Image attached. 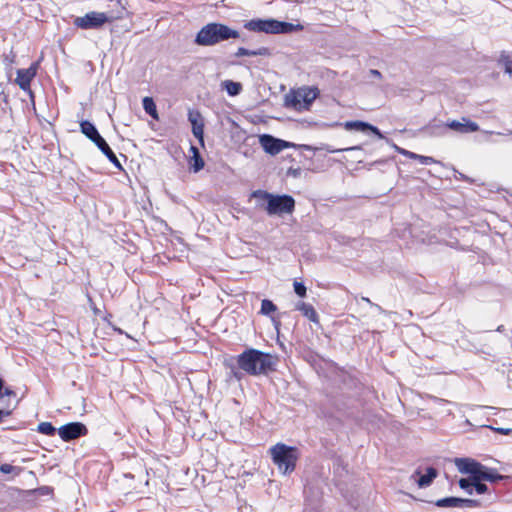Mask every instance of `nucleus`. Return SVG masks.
Here are the masks:
<instances>
[{
	"mask_svg": "<svg viewBox=\"0 0 512 512\" xmlns=\"http://www.w3.org/2000/svg\"><path fill=\"white\" fill-rule=\"evenodd\" d=\"M87 432L86 426L80 422H71L58 429L59 436L66 442L84 436Z\"/></svg>",
	"mask_w": 512,
	"mask_h": 512,
	"instance_id": "6e6552de",
	"label": "nucleus"
},
{
	"mask_svg": "<svg viewBox=\"0 0 512 512\" xmlns=\"http://www.w3.org/2000/svg\"><path fill=\"white\" fill-rule=\"evenodd\" d=\"M239 36L237 30L222 23L211 22L198 31L194 43L199 46H214L231 38H239Z\"/></svg>",
	"mask_w": 512,
	"mask_h": 512,
	"instance_id": "f257e3e1",
	"label": "nucleus"
},
{
	"mask_svg": "<svg viewBox=\"0 0 512 512\" xmlns=\"http://www.w3.org/2000/svg\"><path fill=\"white\" fill-rule=\"evenodd\" d=\"M251 197L266 203L264 209L268 215L291 214L295 209V200L290 195H274L264 190H255Z\"/></svg>",
	"mask_w": 512,
	"mask_h": 512,
	"instance_id": "7ed1b4c3",
	"label": "nucleus"
},
{
	"mask_svg": "<svg viewBox=\"0 0 512 512\" xmlns=\"http://www.w3.org/2000/svg\"><path fill=\"white\" fill-rule=\"evenodd\" d=\"M421 131L429 136H441L446 132V124H429L423 127Z\"/></svg>",
	"mask_w": 512,
	"mask_h": 512,
	"instance_id": "aec40b11",
	"label": "nucleus"
},
{
	"mask_svg": "<svg viewBox=\"0 0 512 512\" xmlns=\"http://www.w3.org/2000/svg\"><path fill=\"white\" fill-rule=\"evenodd\" d=\"M14 395H15V392L12 389L5 388L4 391L3 390L1 391L0 397H2V396H14Z\"/></svg>",
	"mask_w": 512,
	"mask_h": 512,
	"instance_id": "ea45409f",
	"label": "nucleus"
},
{
	"mask_svg": "<svg viewBox=\"0 0 512 512\" xmlns=\"http://www.w3.org/2000/svg\"><path fill=\"white\" fill-rule=\"evenodd\" d=\"M369 74H370V76L378 78V79L382 78L381 72L376 69H370Z\"/></svg>",
	"mask_w": 512,
	"mask_h": 512,
	"instance_id": "a19ab883",
	"label": "nucleus"
},
{
	"mask_svg": "<svg viewBox=\"0 0 512 512\" xmlns=\"http://www.w3.org/2000/svg\"><path fill=\"white\" fill-rule=\"evenodd\" d=\"M319 94L318 88H302L298 90V97L300 98V104H303L304 108H308L312 102L317 98Z\"/></svg>",
	"mask_w": 512,
	"mask_h": 512,
	"instance_id": "ddd939ff",
	"label": "nucleus"
},
{
	"mask_svg": "<svg viewBox=\"0 0 512 512\" xmlns=\"http://www.w3.org/2000/svg\"><path fill=\"white\" fill-rule=\"evenodd\" d=\"M323 149H324L326 152H328V153H337V152H341V151L359 150V149H361V148H360V146H354V147H348V148L336 149V148H332V147H331V146H329V145H326Z\"/></svg>",
	"mask_w": 512,
	"mask_h": 512,
	"instance_id": "72a5a7b5",
	"label": "nucleus"
},
{
	"mask_svg": "<svg viewBox=\"0 0 512 512\" xmlns=\"http://www.w3.org/2000/svg\"><path fill=\"white\" fill-rule=\"evenodd\" d=\"M437 470L433 467H428L424 475H420L416 480L420 488L429 486L433 480L437 477Z\"/></svg>",
	"mask_w": 512,
	"mask_h": 512,
	"instance_id": "a211bd4d",
	"label": "nucleus"
},
{
	"mask_svg": "<svg viewBox=\"0 0 512 512\" xmlns=\"http://www.w3.org/2000/svg\"><path fill=\"white\" fill-rule=\"evenodd\" d=\"M41 490H43V492H46V490H49V487H46L45 489L44 487H41Z\"/></svg>",
	"mask_w": 512,
	"mask_h": 512,
	"instance_id": "09e8293b",
	"label": "nucleus"
},
{
	"mask_svg": "<svg viewBox=\"0 0 512 512\" xmlns=\"http://www.w3.org/2000/svg\"><path fill=\"white\" fill-rule=\"evenodd\" d=\"M259 142H260L262 148L264 149V151L270 155H276V154L280 153L285 148L295 146V144H293L291 142L275 138L269 134L261 135L259 137Z\"/></svg>",
	"mask_w": 512,
	"mask_h": 512,
	"instance_id": "0eeeda50",
	"label": "nucleus"
},
{
	"mask_svg": "<svg viewBox=\"0 0 512 512\" xmlns=\"http://www.w3.org/2000/svg\"><path fill=\"white\" fill-rule=\"evenodd\" d=\"M296 308L303 314V316L308 318L310 321L314 323H319L318 314L311 304L299 302Z\"/></svg>",
	"mask_w": 512,
	"mask_h": 512,
	"instance_id": "f3484780",
	"label": "nucleus"
},
{
	"mask_svg": "<svg viewBox=\"0 0 512 512\" xmlns=\"http://www.w3.org/2000/svg\"><path fill=\"white\" fill-rule=\"evenodd\" d=\"M459 486L461 489L466 490L469 494L473 493V480L461 478L459 480Z\"/></svg>",
	"mask_w": 512,
	"mask_h": 512,
	"instance_id": "7c9ffc66",
	"label": "nucleus"
},
{
	"mask_svg": "<svg viewBox=\"0 0 512 512\" xmlns=\"http://www.w3.org/2000/svg\"><path fill=\"white\" fill-rule=\"evenodd\" d=\"M125 9L122 8L121 11L117 15L104 13V12H96L91 11L86 13L84 16L76 17L73 21V24L77 28L81 29H98L102 27L105 23L113 22L114 20L121 19L124 17Z\"/></svg>",
	"mask_w": 512,
	"mask_h": 512,
	"instance_id": "423d86ee",
	"label": "nucleus"
},
{
	"mask_svg": "<svg viewBox=\"0 0 512 512\" xmlns=\"http://www.w3.org/2000/svg\"><path fill=\"white\" fill-rule=\"evenodd\" d=\"M41 490H43V492H46V490H49V487H46L45 489L44 487H41Z\"/></svg>",
	"mask_w": 512,
	"mask_h": 512,
	"instance_id": "3c124183",
	"label": "nucleus"
},
{
	"mask_svg": "<svg viewBox=\"0 0 512 512\" xmlns=\"http://www.w3.org/2000/svg\"><path fill=\"white\" fill-rule=\"evenodd\" d=\"M461 502H462V498L446 497V498L437 500L435 502V505L437 507H445V508H452V507H460L461 508Z\"/></svg>",
	"mask_w": 512,
	"mask_h": 512,
	"instance_id": "4be33fe9",
	"label": "nucleus"
},
{
	"mask_svg": "<svg viewBox=\"0 0 512 512\" xmlns=\"http://www.w3.org/2000/svg\"><path fill=\"white\" fill-rule=\"evenodd\" d=\"M193 135L198 139L201 146H204V122L192 127Z\"/></svg>",
	"mask_w": 512,
	"mask_h": 512,
	"instance_id": "cd10ccee",
	"label": "nucleus"
},
{
	"mask_svg": "<svg viewBox=\"0 0 512 512\" xmlns=\"http://www.w3.org/2000/svg\"><path fill=\"white\" fill-rule=\"evenodd\" d=\"M80 129L81 132L94 144L98 142V139L102 138L95 125L88 120H83L80 122Z\"/></svg>",
	"mask_w": 512,
	"mask_h": 512,
	"instance_id": "4468645a",
	"label": "nucleus"
},
{
	"mask_svg": "<svg viewBox=\"0 0 512 512\" xmlns=\"http://www.w3.org/2000/svg\"><path fill=\"white\" fill-rule=\"evenodd\" d=\"M396 149H397V151H398L400 154H402V155H404V156H406V157H408V158H410V159H416V157H418V154L413 153V152H410V151L405 150V149H403V148L396 147Z\"/></svg>",
	"mask_w": 512,
	"mask_h": 512,
	"instance_id": "4c0bfd02",
	"label": "nucleus"
},
{
	"mask_svg": "<svg viewBox=\"0 0 512 512\" xmlns=\"http://www.w3.org/2000/svg\"><path fill=\"white\" fill-rule=\"evenodd\" d=\"M285 104L286 106H291L293 108H301L300 98L298 97V91H293L290 94L285 96Z\"/></svg>",
	"mask_w": 512,
	"mask_h": 512,
	"instance_id": "b1692460",
	"label": "nucleus"
},
{
	"mask_svg": "<svg viewBox=\"0 0 512 512\" xmlns=\"http://www.w3.org/2000/svg\"><path fill=\"white\" fill-rule=\"evenodd\" d=\"M447 128H450V129H452L458 133H461V134L476 132L480 129L479 125L476 122L471 121L470 119H468L466 117H462L461 121H458V120L448 121L446 123V129Z\"/></svg>",
	"mask_w": 512,
	"mask_h": 512,
	"instance_id": "9b49d317",
	"label": "nucleus"
},
{
	"mask_svg": "<svg viewBox=\"0 0 512 512\" xmlns=\"http://www.w3.org/2000/svg\"><path fill=\"white\" fill-rule=\"evenodd\" d=\"M38 65L36 63L32 64L27 69H18L16 83L23 91H28L32 96V92L30 89V84L33 78L36 76Z\"/></svg>",
	"mask_w": 512,
	"mask_h": 512,
	"instance_id": "1a4fd4ad",
	"label": "nucleus"
},
{
	"mask_svg": "<svg viewBox=\"0 0 512 512\" xmlns=\"http://www.w3.org/2000/svg\"><path fill=\"white\" fill-rule=\"evenodd\" d=\"M188 120L191 123L192 127L204 122L202 115L198 110H189Z\"/></svg>",
	"mask_w": 512,
	"mask_h": 512,
	"instance_id": "c85d7f7f",
	"label": "nucleus"
},
{
	"mask_svg": "<svg viewBox=\"0 0 512 512\" xmlns=\"http://www.w3.org/2000/svg\"><path fill=\"white\" fill-rule=\"evenodd\" d=\"M344 127L347 130H357V131H362V132L371 131L379 139L384 138L383 134L381 133V131L377 127H375V126H373V125H371V124H369L367 122H364V121H360V120L347 121L344 124Z\"/></svg>",
	"mask_w": 512,
	"mask_h": 512,
	"instance_id": "f8f14e48",
	"label": "nucleus"
},
{
	"mask_svg": "<svg viewBox=\"0 0 512 512\" xmlns=\"http://www.w3.org/2000/svg\"><path fill=\"white\" fill-rule=\"evenodd\" d=\"M191 151L193 152V170L194 172L200 171L204 167V161L199 154V151L196 147L191 146Z\"/></svg>",
	"mask_w": 512,
	"mask_h": 512,
	"instance_id": "393cba45",
	"label": "nucleus"
},
{
	"mask_svg": "<svg viewBox=\"0 0 512 512\" xmlns=\"http://www.w3.org/2000/svg\"><path fill=\"white\" fill-rule=\"evenodd\" d=\"M455 464L461 473L470 474L472 480H475L477 473L482 469V464L471 458H456Z\"/></svg>",
	"mask_w": 512,
	"mask_h": 512,
	"instance_id": "9d476101",
	"label": "nucleus"
},
{
	"mask_svg": "<svg viewBox=\"0 0 512 512\" xmlns=\"http://www.w3.org/2000/svg\"><path fill=\"white\" fill-rule=\"evenodd\" d=\"M479 506V501L474 499H463L461 502V508L464 507H477Z\"/></svg>",
	"mask_w": 512,
	"mask_h": 512,
	"instance_id": "c9c22d12",
	"label": "nucleus"
},
{
	"mask_svg": "<svg viewBox=\"0 0 512 512\" xmlns=\"http://www.w3.org/2000/svg\"><path fill=\"white\" fill-rule=\"evenodd\" d=\"M143 109L147 114H149L152 118L158 119L156 104L151 97H144L142 100Z\"/></svg>",
	"mask_w": 512,
	"mask_h": 512,
	"instance_id": "5701e85b",
	"label": "nucleus"
},
{
	"mask_svg": "<svg viewBox=\"0 0 512 512\" xmlns=\"http://www.w3.org/2000/svg\"><path fill=\"white\" fill-rule=\"evenodd\" d=\"M416 160H419L422 164H425V165H429V164L436 162L432 157L423 156V155H419V154H418V157H416Z\"/></svg>",
	"mask_w": 512,
	"mask_h": 512,
	"instance_id": "e433bc0d",
	"label": "nucleus"
},
{
	"mask_svg": "<svg viewBox=\"0 0 512 512\" xmlns=\"http://www.w3.org/2000/svg\"><path fill=\"white\" fill-rule=\"evenodd\" d=\"M473 488L478 494H484L488 491V486L481 482V480H473Z\"/></svg>",
	"mask_w": 512,
	"mask_h": 512,
	"instance_id": "2f4dec72",
	"label": "nucleus"
},
{
	"mask_svg": "<svg viewBox=\"0 0 512 512\" xmlns=\"http://www.w3.org/2000/svg\"><path fill=\"white\" fill-rule=\"evenodd\" d=\"M244 28L252 32L267 34H289L303 29L301 24H293L275 19H252L244 24Z\"/></svg>",
	"mask_w": 512,
	"mask_h": 512,
	"instance_id": "20e7f679",
	"label": "nucleus"
},
{
	"mask_svg": "<svg viewBox=\"0 0 512 512\" xmlns=\"http://www.w3.org/2000/svg\"><path fill=\"white\" fill-rule=\"evenodd\" d=\"M508 134H512V131H509V133H508Z\"/></svg>",
	"mask_w": 512,
	"mask_h": 512,
	"instance_id": "603ef678",
	"label": "nucleus"
},
{
	"mask_svg": "<svg viewBox=\"0 0 512 512\" xmlns=\"http://www.w3.org/2000/svg\"><path fill=\"white\" fill-rule=\"evenodd\" d=\"M11 414V410H0V423L3 421L4 417H7Z\"/></svg>",
	"mask_w": 512,
	"mask_h": 512,
	"instance_id": "79ce46f5",
	"label": "nucleus"
},
{
	"mask_svg": "<svg viewBox=\"0 0 512 512\" xmlns=\"http://www.w3.org/2000/svg\"><path fill=\"white\" fill-rule=\"evenodd\" d=\"M37 431L48 436H53L56 432V428L50 422H41L37 427Z\"/></svg>",
	"mask_w": 512,
	"mask_h": 512,
	"instance_id": "bb28decb",
	"label": "nucleus"
},
{
	"mask_svg": "<svg viewBox=\"0 0 512 512\" xmlns=\"http://www.w3.org/2000/svg\"><path fill=\"white\" fill-rule=\"evenodd\" d=\"M222 88L226 90V92L230 96H237L242 91V84L240 82H234L232 80H225L221 84Z\"/></svg>",
	"mask_w": 512,
	"mask_h": 512,
	"instance_id": "412c9836",
	"label": "nucleus"
},
{
	"mask_svg": "<svg viewBox=\"0 0 512 512\" xmlns=\"http://www.w3.org/2000/svg\"><path fill=\"white\" fill-rule=\"evenodd\" d=\"M495 432L502 434V435H510L512 433L511 428H493L491 427Z\"/></svg>",
	"mask_w": 512,
	"mask_h": 512,
	"instance_id": "58836bf2",
	"label": "nucleus"
},
{
	"mask_svg": "<svg viewBox=\"0 0 512 512\" xmlns=\"http://www.w3.org/2000/svg\"><path fill=\"white\" fill-rule=\"evenodd\" d=\"M502 479H504L503 475L496 473L495 470L490 469L484 465H482V469L479 470V473H477V476L475 478V480H484L490 482H497L498 480Z\"/></svg>",
	"mask_w": 512,
	"mask_h": 512,
	"instance_id": "dca6fc26",
	"label": "nucleus"
},
{
	"mask_svg": "<svg viewBox=\"0 0 512 512\" xmlns=\"http://www.w3.org/2000/svg\"><path fill=\"white\" fill-rule=\"evenodd\" d=\"M288 174L292 175L293 177H297L300 174L299 169H289Z\"/></svg>",
	"mask_w": 512,
	"mask_h": 512,
	"instance_id": "37998d69",
	"label": "nucleus"
},
{
	"mask_svg": "<svg viewBox=\"0 0 512 512\" xmlns=\"http://www.w3.org/2000/svg\"><path fill=\"white\" fill-rule=\"evenodd\" d=\"M276 310H277V307L271 300H268V299L262 300L261 309H260L261 314L268 316L271 313L275 312Z\"/></svg>",
	"mask_w": 512,
	"mask_h": 512,
	"instance_id": "a878e982",
	"label": "nucleus"
},
{
	"mask_svg": "<svg viewBox=\"0 0 512 512\" xmlns=\"http://www.w3.org/2000/svg\"><path fill=\"white\" fill-rule=\"evenodd\" d=\"M416 475H420V471L416 470L415 473L411 476V478H414Z\"/></svg>",
	"mask_w": 512,
	"mask_h": 512,
	"instance_id": "49530a36",
	"label": "nucleus"
},
{
	"mask_svg": "<svg viewBox=\"0 0 512 512\" xmlns=\"http://www.w3.org/2000/svg\"><path fill=\"white\" fill-rule=\"evenodd\" d=\"M500 62L504 64L505 72L508 74H512V60L508 55L502 53L500 56Z\"/></svg>",
	"mask_w": 512,
	"mask_h": 512,
	"instance_id": "c756f323",
	"label": "nucleus"
},
{
	"mask_svg": "<svg viewBox=\"0 0 512 512\" xmlns=\"http://www.w3.org/2000/svg\"><path fill=\"white\" fill-rule=\"evenodd\" d=\"M272 460L283 474H289L294 471L298 458L297 449L278 443L270 448Z\"/></svg>",
	"mask_w": 512,
	"mask_h": 512,
	"instance_id": "39448f33",
	"label": "nucleus"
},
{
	"mask_svg": "<svg viewBox=\"0 0 512 512\" xmlns=\"http://www.w3.org/2000/svg\"><path fill=\"white\" fill-rule=\"evenodd\" d=\"M41 490H43V492H46V490H49V487H46L45 489L44 487H41Z\"/></svg>",
	"mask_w": 512,
	"mask_h": 512,
	"instance_id": "8fccbe9b",
	"label": "nucleus"
},
{
	"mask_svg": "<svg viewBox=\"0 0 512 512\" xmlns=\"http://www.w3.org/2000/svg\"><path fill=\"white\" fill-rule=\"evenodd\" d=\"M14 54L11 53V57L8 55L5 57V61H7L8 63H12L14 61Z\"/></svg>",
	"mask_w": 512,
	"mask_h": 512,
	"instance_id": "c03bdc74",
	"label": "nucleus"
},
{
	"mask_svg": "<svg viewBox=\"0 0 512 512\" xmlns=\"http://www.w3.org/2000/svg\"><path fill=\"white\" fill-rule=\"evenodd\" d=\"M486 133H489V134H497V135H504L503 133L501 132H493V131H487Z\"/></svg>",
	"mask_w": 512,
	"mask_h": 512,
	"instance_id": "a18cd8bd",
	"label": "nucleus"
},
{
	"mask_svg": "<svg viewBox=\"0 0 512 512\" xmlns=\"http://www.w3.org/2000/svg\"><path fill=\"white\" fill-rule=\"evenodd\" d=\"M271 53L267 47H260L257 50H249L244 47L238 48L235 53L236 57L242 56H269Z\"/></svg>",
	"mask_w": 512,
	"mask_h": 512,
	"instance_id": "6ab92c4d",
	"label": "nucleus"
},
{
	"mask_svg": "<svg viewBox=\"0 0 512 512\" xmlns=\"http://www.w3.org/2000/svg\"><path fill=\"white\" fill-rule=\"evenodd\" d=\"M95 145L101 150V152L109 159L111 163H113L119 169L122 168L115 153L112 151L103 137L98 139V142Z\"/></svg>",
	"mask_w": 512,
	"mask_h": 512,
	"instance_id": "2eb2a0df",
	"label": "nucleus"
},
{
	"mask_svg": "<svg viewBox=\"0 0 512 512\" xmlns=\"http://www.w3.org/2000/svg\"><path fill=\"white\" fill-rule=\"evenodd\" d=\"M294 291L299 297L306 296V287L302 282H294Z\"/></svg>",
	"mask_w": 512,
	"mask_h": 512,
	"instance_id": "473e14b6",
	"label": "nucleus"
},
{
	"mask_svg": "<svg viewBox=\"0 0 512 512\" xmlns=\"http://www.w3.org/2000/svg\"><path fill=\"white\" fill-rule=\"evenodd\" d=\"M16 470L19 472L21 469L18 468V467L13 466L11 464H2L0 466V471L2 473H4V474H10V473H12V472H14Z\"/></svg>",
	"mask_w": 512,
	"mask_h": 512,
	"instance_id": "f704fd0d",
	"label": "nucleus"
},
{
	"mask_svg": "<svg viewBox=\"0 0 512 512\" xmlns=\"http://www.w3.org/2000/svg\"><path fill=\"white\" fill-rule=\"evenodd\" d=\"M238 366L251 375L265 374L272 368L273 358L270 354L256 349H248L237 359Z\"/></svg>",
	"mask_w": 512,
	"mask_h": 512,
	"instance_id": "f03ea898",
	"label": "nucleus"
},
{
	"mask_svg": "<svg viewBox=\"0 0 512 512\" xmlns=\"http://www.w3.org/2000/svg\"><path fill=\"white\" fill-rule=\"evenodd\" d=\"M363 300H364L365 302L369 303V304H372V302L370 301V299H369V298H365V297H363Z\"/></svg>",
	"mask_w": 512,
	"mask_h": 512,
	"instance_id": "de8ad7c7",
	"label": "nucleus"
}]
</instances>
